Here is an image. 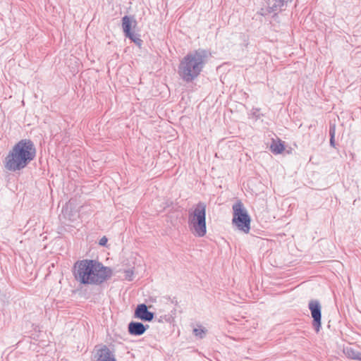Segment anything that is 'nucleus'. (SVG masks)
<instances>
[{
	"label": "nucleus",
	"instance_id": "7",
	"mask_svg": "<svg viewBox=\"0 0 361 361\" xmlns=\"http://www.w3.org/2000/svg\"><path fill=\"white\" fill-rule=\"evenodd\" d=\"M92 361H116L115 355L106 345L95 346Z\"/></svg>",
	"mask_w": 361,
	"mask_h": 361
},
{
	"label": "nucleus",
	"instance_id": "9",
	"mask_svg": "<svg viewBox=\"0 0 361 361\" xmlns=\"http://www.w3.org/2000/svg\"><path fill=\"white\" fill-rule=\"evenodd\" d=\"M135 317L144 322H151L154 319V313L148 310V307L144 304H139L135 310Z\"/></svg>",
	"mask_w": 361,
	"mask_h": 361
},
{
	"label": "nucleus",
	"instance_id": "2",
	"mask_svg": "<svg viewBox=\"0 0 361 361\" xmlns=\"http://www.w3.org/2000/svg\"><path fill=\"white\" fill-rule=\"evenodd\" d=\"M36 147L30 139H22L16 142L4 160V168L12 172L25 169L36 157Z\"/></svg>",
	"mask_w": 361,
	"mask_h": 361
},
{
	"label": "nucleus",
	"instance_id": "15",
	"mask_svg": "<svg viewBox=\"0 0 361 361\" xmlns=\"http://www.w3.org/2000/svg\"><path fill=\"white\" fill-rule=\"evenodd\" d=\"M129 38L132 42H133L136 45H138L140 47L142 44V40L137 37L133 32H132L131 37H127Z\"/></svg>",
	"mask_w": 361,
	"mask_h": 361
},
{
	"label": "nucleus",
	"instance_id": "13",
	"mask_svg": "<svg viewBox=\"0 0 361 361\" xmlns=\"http://www.w3.org/2000/svg\"><path fill=\"white\" fill-rule=\"evenodd\" d=\"M270 148L271 151L275 154H281L285 149L284 145L281 141L278 142H274L271 145Z\"/></svg>",
	"mask_w": 361,
	"mask_h": 361
},
{
	"label": "nucleus",
	"instance_id": "19",
	"mask_svg": "<svg viewBox=\"0 0 361 361\" xmlns=\"http://www.w3.org/2000/svg\"><path fill=\"white\" fill-rule=\"evenodd\" d=\"M133 23H134V26H135V25H136V21H135V20H134V22H133Z\"/></svg>",
	"mask_w": 361,
	"mask_h": 361
},
{
	"label": "nucleus",
	"instance_id": "17",
	"mask_svg": "<svg viewBox=\"0 0 361 361\" xmlns=\"http://www.w3.org/2000/svg\"><path fill=\"white\" fill-rule=\"evenodd\" d=\"M329 135L330 137H335V126H330L329 128Z\"/></svg>",
	"mask_w": 361,
	"mask_h": 361
},
{
	"label": "nucleus",
	"instance_id": "18",
	"mask_svg": "<svg viewBox=\"0 0 361 361\" xmlns=\"http://www.w3.org/2000/svg\"><path fill=\"white\" fill-rule=\"evenodd\" d=\"M330 145L331 146H334L335 145V140H334V137H330Z\"/></svg>",
	"mask_w": 361,
	"mask_h": 361
},
{
	"label": "nucleus",
	"instance_id": "8",
	"mask_svg": "<svg viewBox=\"0 0 361 361\" xmlns=\"http://www.w3.org/2000/svg\"><path fill=\"white\" fill-rule=\"evenodd\" d=\"M289 0H266L267 8H262L259 12L262 16H266L268 13L281 11L283 5Z\"/></svg>",
	"mask_w": 361,
	"mask_h": 361
},
{
	"label": "nucleus",
	"instance_id": "3",
	"mask_svg": "<svg viewBox=\"0 0 361 361\" xmlns=\"http://www.w3.org/2000/svg\"><path fill=\"white\" fill-rule=\"evenodd\" d=\"M210 55V52L204 49L187 54L178 65V74L180 78L186 83L195 80L200 75Z\"/></svg>",
	"mask_w": 361,
	"mask_h": 361
},
{
	"label": "nucleus",
	"instance_id": "10",
	"mask_svg": "<svg viewBox=\"0 0 361 361\" xmlns=\"http://www.w3.org/2000/svg\"><path fill=\"white\" fill-rule=\"evenodd\" d=\"M149 328V325H144L139 322H131L128 324V332L130 335L141 336Z\"/></svg>",
	"mask_w": 361,
	"mask_h": 361
},
{
	"label": "nucleus",
	"instance_id": "14",
	"mask_svg": "<svg viewBox=\"0 0 361 361\" xmlns=\"http://www.w3.org/2000/svg\"><path fill=\"white\" fill-rule=\"evenodd\" d=\"M207 330L204 328H195L193 329V334L196 337L203 338L205 336Z\"/></svg>",
	"mask_w": 361,
	"mask_h": 361
},
{
	"label": "nucleus",
	"instance_id": "11",
	"mask_svg": "<svg viewBox=\"0 0 361 361\" xmlns=\"http://www.w3.org/2000/svg\"><path fill=\"white\" fill-rule=\"evenodd\" d=\"M131 17L128 16H125L122 18V29L126 37H131L132 36V20Z\"/></svg>",
	"mask_w": 361,
	"mask_h": 361
},
{
	"label": "nucleus",
	"instance_id": "16",
	"mask_svg": "<svg viewBox=\"0 0 361 361\" xmlns=\"http://www.w3.org/2000/svg\"><path fill=\"white\" fill-rule=\"evenodd\" d=\"M108 239L106 236H103L99 241V245L101 246H106Z\"/></svg>",
	"mask_w": 361,
	"mask_h": 361
},
{
	"label": "nucleus",
	"instance_id": "6",
	"mask_svg": "<svg viewBox=\"0 0 361 361\" xmlns=\"http://www.w3.org/2000/svg\"><path fill=\"white\" fill-rule=\"evenodd\" d=\"M308 307L310 310L312 320V326L316 331L319 332L322 325V307L319 302L317 300H311L309 302Z\"/></svg>",
	"mask_w": 361,
	"mask_h": 361
},
{
	"label": "nucleus",
	"instance_id": "4",
	"mask_svg": "<svg viewBox=\"0 0 361 361\" xmlns=\"http://www.w3.org/2000/svg\"><path fill=\"white\" fill-rule=\"evenodd\" d=\"M206 204L198 202L194 210L188 214V226L192 233L197 237H203L207 233Z\"/></svg>",
	"mask_w": 361,
	"mask_h": 361
},
{
	"label": "nucleus",
	"instance_id": "5",
	"mask_svg": "<svg viewBox=\"0 0 361 361\" xmlns=\"http://www.w3.org/2000/svg\"><path fill=\"white\" fill-rule=\"evenodd\" d=\"M233 224L240 230L248 233L250 229L251 219L243 204L238 201L233 207Z\"/></svg>",
	"mask_w": 361,
	"mask_h": 361
},
{
	"label": "nucleus",
	"instance_id": "12",
	"mask_svg": "<svg viewBox=\"0 0 361 361\" xmlns=\"http://www.w3.org/2000/svg\"><path fill=\"white\" fill-rule=\"evenodd\" d=\"M343 353L348 358L361 361V353L353 348L347 347L344 348Z\"/></svg>",
	"mask_w": 361,
	"mask_h": 361
},
{
	"label": "nucleus",
	"instance_id": "1",
	"mask_svg": "<svg viewBox=\"0 0 361 361\" xmlns=\"http://www.w3.org/2000/svg\"><path fill=\"white\" fill-rule=\"evenodd\" d=\"M112 269L95 259L77 261L73 268L75 279L82 285L99 286L112 276Z\"/></svg>",
	"mask_w": 361,
	"mask_h": 361
}]
</instances>
